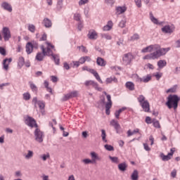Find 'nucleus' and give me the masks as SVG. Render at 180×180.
Listing matches in <instances>:
<instances>
[{
  "label": "nucleus",
  "mask_w": 180,
  "mask_h": 180,
  "mask_svg": "<svg viewBox=\"0 0 180 180\" xmlns=\"http://www.w3.org/2000/svg\"><path fill=\"white\" fill-rule=\"evenodd\" d=\"M118 169H120V171H122L123 172H124V171L127 169V164H126V162H122L121 164H119Z\"/></svg>",
  "instance_id": "27"
},
{
  "label": "nucleus",
  "mask_w": 180,
  "mask_h": 180,
  "mask_svg": "<svg viewBox=\"0 0 180 180\" xmlns=\"http://www.w3.org/2000/svg\"><path fill=\"white\" fill-rule=\"evenodd\" d=\"M85 58L84 56L81 57L79 59V63L80 64H85Z\"/></svg>",
  "instance_id": "61"
},
{
  "label": "nucleus",
  "mask_w": 180,
  "mask_h": 180,
  "mask_svg": "<svg viewBox=\"0 0 180 180\" xmlns=\"http://www.w3.org/2000/svg\"><path fill=\"white\" fill-rule=\"evenodd\" d=\"M82 162H84L85 164H94L92 162V160H91V159H84L82 160Z\"/></svg>",
  "instance_id": "58"
},
{
  "label": "nucleus",
  "mask_w": 180,
  "mask_h": 180,
  "mask_svg": "<svg viewBox=\"0 0 180 180\" xmlns=\"http://www.w3.org/2000/svg\"><path fill=\"white\" fill-rule=\"evenodd\" d=\"M138 8H141V0H134Z\"/></svg>",
  "instance_id": "60"
},
{
  "label": "nucleus",
  "mask_w": 180,
  "mask_h": 180,
  "mask_svg": "<svg viewBox=\"0 0 180 180\" xmlns=\"http://www.w3.org/2000/svg\"><path fill=\"white\" fill-rule=\"evenodd\" d=\"M43 25L45 26V27H51L53 24L51 23V20H50V19L44 18L43 20Z\"/></svg>",
  "instance_id": "24"
},
{
  "label": "nucleus",
  "mask_w": 180,
  "mask_h": 180,
  "mask_svg": "<svg viewBox=\"0 0 180 180\" xmlns=\"http://www.w3.org/2000/svg\"><path fill=\"white\" fill-rule=\"evenodd\" d=\"M29 85L32 92H37V86H36V84H34L32 82H30Z\"/></svg>",
  "instance_id": "32"
},
{
  "label": "nucleus",
  "mask_w": 180,
  "mask_h": 180,
  "mask_svg": "<svg viewBox=\"0 0 180 180\" xmlns=\"http://www.w3.org/2000/svg\"><path fill=\"white\" fill-rule=\"evenodd\" d=\"M125 86L127 89H129V91H134V84L131 82H127Z\"/></svg>",
  "instance_id": "29"
},
{
  "label": "nucleus",
  "mask_w": 180,
  "mask_h": 180,
  "mask_svg": "<svg viewBox=\"0 0 180 180\" xmlns=\"http://www.w3.org/2000/svg\"><path fill=\"white\" fill-rule=\"evenodd\" d=\"M131 180H139V171L134 170L131 175Z\"/></svg>",
  "instance_id": "30"
},
{
  "label": "nucleus",
  "mask_w": 180,
  "mask_h": 180,
  "mask_svg": "<svg viewBox=\"0 0 180 180\" xmlns=\"http://www.w3.org/2000/svg\"><path fill=\"white\" fill-rule=\"evenodd\" d=\"M153 77H155L156 79L159 81L161 77H162V72H156L155 74H153Z\"/></svg>",
  "instance_id": "51"
},
{
  "label": "nucleus",
  "mask_w": 180,
  "mask_h": 180,
  "mask_svg": "<svg viewBox=\"0 0 180 180\" xmlns=\"http://www.w3.org/2000/svg\"><path fill=\"white\" fill-rule=\"evenodd\" d=\"M106 84H112V82H115V84H117V78L116 77H110L106 79L105 80Z\"/></svg>",
  "instance_id": "23"
},
{
  "label": "nucleus",
  "mask_w": 180,
  "mask_h": 180,
  "mask_svg": "<svg viewBox=\"0 0 180 180\" xmlns=\"http://www.w3.org/2000/svg\"><path fill=\"white\" fill-rule=\"evenodd\" d=\"M2 8H4V9H5L6 11H8V12H12V6H10L9 4L6 3V2H4L1 4Z\"/></svg>",
  "instance_id": "26"
},
{
  "label": "nucleus",
  "mask_w": 180,
  "mask_h": 180,
  "mask_svg": "<svg viewBox=\"0 0 180 180\" xmlns=\"http://www.w3.org/2000/svg\"><path fill=\"white\" fill-rule=\"evenodd\" d=\"M56 65H60V56L58 55L52 56Z\"/></svg>",
  "instance_id": "36"
},
{
  "label": "nucleus",
  "mask_w": 180,
  "mask_h": 180,
  "mask_svg": "<svg viewBox=\"0 0 180 180\" xmlns=\"http://www.w3.org/2000/svg\"><path fill=\"white\" fill-rule=\"evenodd\" d=\"M34 136L36 141H38V143H42L43 142V137H44V135L43 134V132L40 131L39 128H37L34 131Z\"/></svg>",
  "instance_id": "8"
},
{
  "label": "nucleus",
  "mask_w": 180,
  "mask_h": 180,
  "mask_svg": "<svg viewBox=\"0 0 180 180\" xmlns=\"http://www.w3.org/2000/svg\"><path fill=\"white\" fill-rule=\"evenodd\" d=\"M109 28L112 29L113 27V22L112 20H110L108 22L106 25Z\"/></svg>",
  "instance_id": "63"
},
{
  "label": "nucleus",
  "mask_w": 180,
  "mask_h": 180,
  "mask_svg": "<svg viewBox=\"0 0 180 180\" xmlns=\"http://www.w3.org/2000/svg\"><path fill=\"white\" fill-rule=\"evenodd\" d=\"M178 88V85H174L173 87L167 89L166 91L167 94H175L176 92V89Z\"/></svg>",
  "instance_id": "31"
},
{
  "label": "nucleus",
  "mask_w": 180,
  "mask_h": 180,
  "mask_svg": "<svg viewBox=\"0 0 180 180\" xmlns=\"http://www.w3.org/2000/svg\"><path fill=\"white\" fill-rule=\"evenodd\" d=\"M110 108H112V105L110 103L105 104V113L108 115H110Z\"/></svg>",
  "instance_id": "41"
},
{
  "label": "nucleus",
  "mask_w": 180,
  "mask_h": 180,
  "mask_svg": "<svg viewBox=\"0 0 180 180\" xmlns=\"http://www.w3.org/2000/svg\"><path fill=\"white\" fill-rule=\"evenodd\" d=\"M110 160L113 162L114 164H119L120 162L119 161V158L117 157H112L109 156Z\"/></svg>",
  "instance_id": "40"
},
{
  "label": "nucleus",
  "mask_w": 180,
  "mask_h": 180,
  "mask_svg": "<svg viewBox=\"0 0 180 180\" xmlns=\"http://www.w3.org/2000/svg\"><path fill=\"white\" fill-rule=\"evenodd\" d=\"M46 44L47 46L46 48H45L43 45L41 46V50L42 53H44L45 56H54V54H53V51H56V47L54 45L49 41H46Z\"/></svg>",
  "instance_id": "3"
},
{
  "label": "nucleus",
  "mask_w": 180,
  "mask_h": 180,
  "mask_svg": "<svg viewBox=\"0 0 180 180\" xmlns=\"http://www.w3.org/2000/svg\"><path fill=\"white\" fill-rule=\"evenodd\" d=\"M25 123L30 127H36V129H37V123H36V120L32 117H27Z\"/></svg>",
  "instance_id": "12"
},
{
  "label": "nucleus",
  "mask_w": 180,
  "mask_h": 180,
  "mask_svg": "<svg viewBox=\"0 0 180 180\" xmlns=\"http://www.w3.org/2000/svg\"><path fill=\"white\" fill-rule=\"evenodd\" d=\"M105 150H107L108 151H114L115 150V148H113V146H110V145H105Z\"/></svg>",
  "instance_id": "50"
},
{
  "label": "nucleus",
  "mask_w": 180,
  "mask_h": 180,
  "mask_svg": "<svg viewBox=\"0 0 180 180\" xmlns=\"http://www.w3.org/2000/svg\"><path fill=\"white\" fill-rule=\"evenodd\" d=\"M88 37L91 40H96V39H98V32L94 30H90L88 34Z\"/></svg>",
  "instance_id": "17"
},
{
  "label": "nucleus",
  "mask_w": 180,
  "mask_h": 180,
  "mask_svg": "<svg viewBox=\"0 0 180 180\" xmlns=\"http://www.w3.org/2000/svg\"><path fill=\"white\" fill-rule=\"evenodd\" d=\"M96 63L100 67H105L106 65V60L101 57L97 58Z\"/></svg>",
  "instance_id": "20"
},
{
  "label": "nucleus",
  "mask_w": 180,
  "mask_h": 180,
  "mask_svg": "<svg viewBox=\"0 0 180 180\" xmlns=\"http://www.w3.org/2000/svg\"><path fill=\"white\" fill-rule=\"evenodd\" d=\"M140 39V35L139 34H134L129 39V41H134L135 40H139Z\"/></svg>",
  "instance_id": "34"
},
{
  "label": "nucleus",
  "mask_w": 180,
  "mask_h": 180,
  "mask_svg": "<svg viewBox=\"0 0 180 180\" xmlns=\"http://www.w3.org/2000/svg\"><path fill=\"white\" fill-rule=\"evenodd\" d=\"M91 74L94 75V77H95L96 79L100 82V84H103V82L102 81V79H101V76H99V74H98V72L96 70H93L91 72Z\"/></svg>",
  "instance_id": "22"
},
{
  "label": "nucleus",
  "mask_w": 180,
  "mask_h": 180,
  "mask_svg": "<svg viewBox=\"0 0 180 180\" xmlns=\"http://www.w3.org/2000/svg\"><path fill=\"white\" fill-rule=\"evenodd\" d=\"M77 96H78V91H72L68 94H65L62 98V101L63 102H65L66 101H68V99H71L72 98H77Z\"/></svg>",
  "instance_id": "9"
},
{
  "label": "nucleus",
  "mask_w": 180,
  "mask_h": 180,
  "mask_svg": "<svg viewBox=\"0 0 180 180\" xmlns=\"http://www.w3.org/2000/svg\"><path fill=\"white\" fill-rule=\"evenodd\" d=\"M149 81H151V75H148L142 77V82L147 83L149 82Z\"/></svg>",
  "instance_id": "39"
},
{
  "label": "nucleus",
  "mask_w": 180,
  "mask_h": 180,
  "mask_svg": "<svg viewBox=\"0 0 180 180\" xmlns=\"http://www.w3.org/2000/svg\"><path fill=\"white\" fill-rule=\"evenodd\" d=\"M82 71H88V72H90L91 74L94 71V69L89 68L88 66H83L82 68Z\"/></svg>",
  "instance_id": "47"
},
{
  "label": "nucleus",
  "mask_w": 180,
  "mask_h": 180,
  "mask_svg": "<svg viewBox=\"0 0 180 180\" xmlns=\"http://www.w3.org/2000/svg\"><path fill=\"white\" fill-rule=\"evenodd\" d=\"M101 137L103 141H105L106 143V132L105 131V129L101 130Z\"/></svg>",
  "instance_id": "46"
},
{
  "label": "nucleus",
  "mask_w": 180,
  "mask_h": 180,
  "mask_svg": "<svg viewBox=\"0 0 180 180\" xmlns=\"http://www.w3.org/2000/svg\"><path fill=\"white\" fill-rule=\"evenodd\" d=\"M127 137H131V136H134V134H141L140 132V129L139 128H136L131 131V129L128 130L127 132Z\"/></svg>",
  "instance_id": "18"
},
{
  "label": "nucleus",
  "mask_w": 180,
  "mask_h": 180,
  "mask_svg": "<svg viewBox=\"0 0 180 180\" xmlns=\"http://www.w3.org/2000/svg\"><path fill=\"white\" fill-rule=\"evenodd\" d=\"M150 20H151V22H153V23H155V25H158V20L157 18H154V15H153L152 13H150Z\"/></svg>",
  "instance_id": "43"
},
{
  "label": "nucleus",
  "mask_w": 180,
  "mask_h": 180,
  "mask_svg": "<svg viewBox=\"0 0 180 180\" xmlns=\"http://www.w3.org/2000/svg\"><path fill=\"white\" fill-rule=\"evenodd\" d=\"M127 11V7L126 6H117L115 8V14L117 15H122V13H124Z\"/></svg>",
  "instance_id": "15"
},
{
  "label": "nucleus",
  "mask_w": 180,
  "mask_h": 180,
  "mask_svg": "<svg viewBox=\"0 0 180 180\" xmlns=\"http://www.w3.org/2000/svg\"><path fill=\"white\" fill-rule=\"evenodd\" d=\"M174 30H175L174 25H165L162 28L163 33H173Z\"/></svg>",
  "instance_id": "14"
},
{
  "label": "nucleus",
  "mask_w": 180,
  "mask_h": 180,
  "mask_svg": "<svg viewBox=\"0 0 180 180\" xmlns=\"http://www.w3.org/2000/svg\"><path fill=\"white\" fill-rule=\"evenodd\" d=\"M47 40V34L46 33L43 34L41 37L39 39V41H46Z\"/></svg>",
  "instance_id": "56"
},
{
  "label": "nucleus",
  "mask_w": 180,
  "mask_h": 180,
  "mask_svg": "<svg viewBox=\"0 0 180 180\" xmlns=\"http://www.w3.org/2000/svg\"><path fill=\"white\" fill-rule=\"evenodd\" d=\"M11 63H12V58H6L3 61V68L4 70H5L6 71H8V70H9V64H11Z\"/></svg>",
  "instance_id": "16"
},
{
  "label": "nucleus",
  "mask_w": 180,
  "mask_h": 180,
  "mask_svg": "<svg viewBox=\"0 0 180 180\" xmlns=\"http://www.w3.org/2000/svg\"><path fill=\"white\" fill-rule=\"evenodd\" d=\"M74 19L75 20H77V22L81 20V14L79 13H75L74 15Z\"/></svg>",
  "instance_id": "55"
},
{
  "label": "nucleus",
  "mask_w": 180,
  "mask_h": 180,
  "mask_svg": "<svg viewBox=\"0 0 180 180\" xmlns=\"http://www.w3.org/2000/svg\"><path fill=\"white\" fill-rule=\"evenodd\" d=\"M143 147H144V150H146V151H150L151 148H150V147L148 146V144L147 143H143Z\"/></svg>",
  "instance_id": "62"
},
{
  "label": "nucleus",
  "mask_w": 180,
  "mask_h": 180,
  "mask_svg": "<svg viewBox=\"0 0 180 180\" xmlns=\"http://www.w3.org/2000/svg\"><path fill=\"white\" fill-rule=\"evenodd\" d=\"M44 85L45 88L46 89V91H48V92H50V94H53V90L51 89V87L49 86V84L47 82V80L44 81Z\"/></svg>",
  "instance_id": "35"
},
{
  "label": "nucleus",
  "mask_w": 180,
  "mask_h": 180,
  "mask_svg": "<svg viewBox=\"0 0 180 180\" xmlns=\"http://www.w3.org/2000/svg\"><path fill=\"white\" fill-rule=\"evenodd\" d=\"M136 57L131 53H127L124 54L122 57V63L124 65H130L133 60H134Z\"/></svg>",
  "instance_id": "5"
},
{
  "label": "nucleus",
  "mask_w": 180,
  "mask_h": 180,
  "mask_svg": "<svg viewBox=\"0 0 180 180\" xmlns=\"http://www.w3.org/2000/svg\"><path fill=\"white\" fill-rule=\"evenodd\" d=\"M33 151L27 150V154L24 155V157L26 160H30L33 157Z\"/></svg>",
  "instance_id": "33"
},
{
  "label": "nucleus",
  "mask_w": 180,
  "mask_h": 180,
  "mask_svg": "<svg viewBox=\"0 0 180 180\" xmlns=\"http://www.w3.org/2000/svg\"><path fill=\"white\" fill-rule=\"evenodd\" d=\"M18 65L19 68H22L25 65V58L22 56L18 58Z\"/></svg>",
  "instance_id": "28"
},
{
  "label": "nucleus",
  "mask_w": 180,
  "mask_h": 180,
  "mask_svg": "<svg viewBox=\"0 0 180 180\" xmlns=\"http://www.w3.org/2000/svg\"><path fill=\"white\" fill-rule=\"evenodd\" d=\"M22 96H23V100L24 101H29L31 98L30 93H29V92L24 93L22 94Z\"/></svg>",
  "instance_id": "44"
},
{
  "label": "nucleus",
  "mask_w": 180,
  "mask_h": 180,
  "mask_svg": "<svg viewBox=\"0 0 180 180\" xmlns=\"http://www.w3.org/2000/svg\"><path fill=\"white\" fill-rule=\"evenodd\" d=\"M180 101L179 97L176 95H169L167 97V101L166 102V106L169 109L174 108V110L178 108V103Z\"/></svg>",
  "instance_id": "2"
},
{
  "label": "nucleus",
  "mask_w": 180,
  "mask_h": 180,
  "mask_svg": "<svg viewBox=\"0 0 180 180\" xmlns=\"http://www.w3.org/2000/svg\"><path fill=\"white\" fill-rule=\"evenodd\" d=\"M174 153H175V148H172L170 150V153H169L167 155H164V153L160 154L162 161H169L172 155H174Z\"/></svg>",
  "instance_id": "11"
},
{
  "label": "nucleus",
  "mask_w": 180,
  "mask_h": 180,
  "mask_svg": "<svg viewBox=\"0 0 180 180\" xmlns=\"http://www.w3.org/2000/svg\"><path fill=\"white\" fill-rule=\"evenodd\" d=\"M89 2V0H80L79 1V6H82V5H86V4H88Z\"/></svg>",
  "instance_id": "54"
},
{
  "label": "nucleus",
  "mask_w": 180,
  "mask_h": 180,
  "mask_svg": "<svg viewBox=\"0 0 180 180\" xmlns=\"http://www.w3.org/2000/svg\"><path fill=\"white\" fill-rule=\"evenodd\" d=\"M120 27H126V20H122L120 22L119 24Z\"/></svg>",
  "instance_id": "57"
},
{
  "label": "nucleus",
  "mask_w": 180,
  "mask_h": 180,
  "mask_svg": "<svg viewBox=\"0 0 180 180\" xmlns=\"http://www.w3.org/2000/svg\"><path fill=\"white\" fill-rule=\"evenodd\" d=\"M153 126L156 129H161V125L160 124V122L158 120H153Z\"/></svg>",
  "instance_id": "45"
},
{
  "label": "nucleus",
  "mask_w": 180,
  "mask_h": 180,
  "mask_svg": "<svg viewBox=\"0 0 180 180\" xmlns=\"http://www.w3.org/2000/svg\"><path fill=\"white\" fill-rule=\"evenodd\" d=\"M110 126H113L115 127V130H117V132L120 130V124H119V122L115 120H112L110 122Z\"/></svg>",
  "instance_id": "19"
},
{
  "label": "nucleus",
  "mask_w": 180,
  "mask_h": 180,
  "mask_svg": "<svg viewBox=\"0 0 180 180\" xmlns=\"http://www.w3.org/2000/svg\"><path fill=\"white\" fill-rule=\"evenodd\" d=\"M103 94L106 96L108 102L106 103H109L110 106H112V97H110V95L108 94L106 91H104Z\"/></svg>",
  "instance_id": "42"
},
{
  "label": "nucleus",
  "mask_w": 180,
  "mask_h": 180,
  "mask_svg": "<svg viewBox=\"0 0 180 180\" xmlns=\"http://www.w3.org/2000/svg\"><path fill=\"white\" fill-rule=\"evenodd\" d=\"M169 48H161L158 44L146 46L141 50V53H150L143 57V60H158L160 57L165 56Z\"/></svg>",
  "instance_id": "1"
},
{
  "label": "nucleus",
  "mask_w": 180,
  "mask_h": 180,
  "mask_svg": "<svg viewBox=\"0 0 180 180\" xmlns=\"http://www.w3.org/2000/svg\"><path fill=\"white\" fill-rule=\"evenodd\" d=\"M2 33L5 41H8V40L12 37V35H11V30H9L8 27H3Z\"/></svg>",
  "instance_id": "10"
},
{
  "label": "nucleus",
  "mask_w": 180,
  "mask_h": 180,
  "mask_svg": "<svg viewBox=\"0 0 180 180\" xmlns=\"http://www.w3.org/2000/svg\"><path fill=\"white\" fill-rule=\"evenodd\" d=\"M28 30L32 33H34V32L36 31V27L34 25H28Z\"/></svg>",
  "instance_id": "49"
},
{
  "label": "nucleus",
  "mask_w": 180,
  "mask_h": 180,
  "mask_svg": "<svg viewBox=\"0 0 180 180\" xmlns=\"http://www.w3.org/2000/svg\"><path fill=\"white\" fill-rule=\"evenodd\" d=\"M137 100L145 112H150V103H148V101L146 99L144 96L140 95L137 98Z\"/></svg>",
  "instance_id": "4"
},
{
  "label": "nucleus",
  "mask_w": 180,
  "mask_h": 180,
  "mask_svg": "<svg viewBox=\"0 0 180 180\" xmlns=\"http://www.w3.org/2000/svg\"><path fill=\"white\" fill-rule=\"evenodd\" d=\"M44 56H46V55L44 54V53H41V52H39L36 57H35V59L37 60V61H43L44 58Z\"/></svg>",
  "instance_id": "25"
},
{
  "label": "nucleus",
  "mask_w": 180,
  "mask_h": 180,
  "mask_svg": "<svg viewBox=\"0 0 180 180\" xmlns=\"http://www.w3.org/2000/svg\"><path fill=\"white\" fill-rule=\"evenodd\" d=\"M171 176L172 178H176V169H173L172 172H171Z\"/></svg>",
  "instance_id": "59"
},
{
  "label": "nucleus",
  "mask_w": 180,
  "mask_h": 180,
  "mask_svg": "<svg viewBox=\"0 0 180 180\" xmlns=\"http://www.w3.org/2000/svg\"><path fill=\"white\" fill-rule=\"evenodd\" d=\"M37 105H38L40 110H41V112H43V110H44V108H46V103L43 101H38Z\"/></svg>",
  "instance_id": "37"
},
{
  "label": "nucleus",
  "mask_w": 180,
  "mask_h": 180,
  "mask_svg": "<svg viewBox=\"0 0 180 180\" xmlns=\"http://www.w3.org/2000/svg\"><path fill=\"white\" fill-rule=\"evenodd\" d=\"M84 85L85 86H92L93 88L96 89V91H102V88L99 87V84H98V83L94 80H86L84 82Z\"/></svg>",
  "instance_id": "7"
},
{
  "label": "nucleus",
  "mask_w": 180,
  "mask_h": 180,
  "mask_svg": "<svg viewBox=\"0 0 180 180\" xmlns=\"http://www.w3.org/2000/svg\"><path fill=\"white\" fill-rule=\"evenodd\" d=\"M40 158H42L43 161H46L47 158H50V154H44L40 156Z\"/></svg>",
  "instance_id": "53"
},
{
  "label": "nucleus",
  "mask_w": 180,
  "mask_h": 180,
  "mask_svg": "<svg viewBox=\"0 0 180 180\" xmlns=\"http://www.w3.org/2000/svg\"><path fill=\"white\" fill-rule=\"evenodd\" d=\"M125 109L126 108H120V110H117L115 112V116L116 119H119V117L120 116V113H122V112L124 111Z\"/></svg>",
  "instance_id": "38"
},
{
  "label": "nucleus",
  "mask_w": 180,
  "mask_h": 180,
  "mask_svg": "<svg viewBox=\"0 0 180 180\" xmlns=\"http://www.w3.org/2000/svg\"><path fill=\"white\" fill-rule=\"evenodd\" d=\"M25 49L27 54H32L33 49H39V44L36 41H32L26 44Z\"/></svg>",
  "instance_id": "6"
},
{
  "label": "nucleus",
  "mask_w": 180,
  "mask_h": 180,
  "mask_svg": "<svg viewBox=\"0 0 180 180\" xmlns=\"http://www.w3.org/2000/svg\"><path fill=\"white\" fill-rule=\"evenodd\" d=\"M52 82H58V78L56 76H51Z\"/></svg>",
  "instance_id": "64"
},
{
  "label": "nucleus",
  "mask_w": 180,
  "mask_h": 180,
  "mask_svg": "<svg viewBox=\"0 0 180 180\" xmlns=\"http://www.w3.org/2000/svg\"><path fill=\"white\" fill-rule=\"evenodd\" d=\"M77 49H79L82 53H88V49H86V47L84 46H77Z\"/></svg>",
  "instance_id": "48"
},
{
  "label": "nucleus",
  "mask_w": 180,
  "mask_h": 180,
  "mask_svg": "<svg viewBox=\"0 0 180 180\" xmlns=\"http://www.w3.org/2000/svg\"><path fill=\"white\" fill-rule=\"evenodd\" d=\"M158 67L159 70H162L164 67H167V60H160L159 61H158Z\"/></svg>",
  "instance_id": "21"
},
{
  "label": "nucleus",
  "mask_w": 180,
  "mask_h": 180,
  "mask_svg": "<svg viewBox=\"0 0 180 180\" xmlns=\"http://www.w3.org/2000/svg\"><path fill=\"white\" fill-rule=\"evenodd\" d=\"M90 155L93 164H96V161H101L102 160V158L96 152H91Z\"/></svg>",
  "instance_id": "13"
},
{
  "label": "nucleus",
  "mask_w": 180,
  "mask_h": 180,
  "mask_svg": "<svg viewBox=\"0 0 180 180\" xmlns=\"http://www.w3.org/2000/svg\"><path fill=\"white\" fill-rule=\"evenodd\" d=\"M102 38L103 39H106V40H111L112 39V36H110L108 34H102Z\"/></svg>",
  "instance_id": "52"
}]
</instances>
